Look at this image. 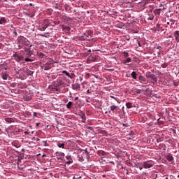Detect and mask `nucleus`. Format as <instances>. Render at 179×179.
I'll return each instance as SVG.
<instances>
[{"mask_svg": "<svg viewBox=\"0 0 179 179\" xmlns=\"http://www.w3.org/2000/svg\"><path fill=\"white\" fill-rule=\"evenodd\" d=\"M13 57L17 62H23V61H24V57L22 55H19L17 53L14 54Z\"/></svg>", "mask_w": 179, "mask_h": 179, "instance_id": "f257e3e1", "label": "nucleus"}, {"mask_svg": "<svg viewBox=\"0 0 179 179\" xmlns=\"http://www.w3.org/2000/svg\"><path fill=\"white\" fill-rule=\"evenodd\" d=\"M143 166L144 169H151V167H153V164L149 161H146L143 163Z\"/></svg>", "mask_w": 179, "mask_h": 179, "instance_id": "f03ea898", "label": "nucleus"}, {"mask_svg": "<svg viewBox=\"0 0 179 179\" xmlns=\"http://www.w3.org/2000/svg\"><path fill=\"white\" fill-rule=\"evenodd\" d=\"M118 106H115V105H112L110 106V108H108L109 113H115V111L118 110Z\"/></svg>", "mask_w": 179, "mask_h": 179, "instance_id": "7ed1b4c3", "label": "nucleus"}, {"mask_svg": "<svg viewBox=\"0 0 179 179\" xmlns=\"http://www.w3.org/2000/svg\"><path fill=\"white\" fill-rule=\"evenodd\" d=\"M73 90H79L80 89V84L79 83H76L71 85Z\"/></svg>", "mask_w": 179, "mask_h": 179, "instance_id": "20e7f679", "label": "nucleus"}, {"mask_svg": "<svg viewBox=\"0 0 179 179\" xmlns=\"http://www.w3.org/2000/svg\"><path fill=\"white\" fill-rule=\"evenodd\" d=\"M48 26H50V24H43L41 27H39L38 30H40V31H45V30L48 27Z\"/></svg>", "mask_w": 179, "mask_h": 179, "instance_id": "39448f33", "label": "nucleus"}, {"mask_svg": "<svg viewBox=\"0 0 179 179\" xmlns=\"http://www.w3.org/2000/svg\"><path fill=\"white\" fill-rule=\"evenodd\" d=\"M1 76L3 80H8V79H10V76H9L8 74L6 73H1Z\"/></svg>", "mask_w": 179, "mask_h": 179, "instance_id": "423d86ee", "label": "nucleus"}, {"mask_svg": "<svg viewBox=\"0 0 179 179\" xmlns=\"http://www.w3.org/2000/svg\"><path fill=\"white\" fill-rule=\"evenodd\" d=\"M173 36L175 37L176 41H177V43H179V31H175L173 33Z\"/></svg>", "mask_w": 179, "mask_h": 179, "instance_id": "0eeeda50", "label": "nucleus"}, {"mask_svg": "<svg viewBox=\"0 0 179 179\" xmlns=\"http://www.w3.org/2000/svg\"><path fill=\"white\" fill-rule=\"evenodd\" d=\"M52 63L51 62H47L44 66V71H49V69H51V64Z\"/></svg>", "mask_w": 179, "mask_h": 179, "instance_id": "6e6552de", "label": "nucleus"}, {"mask_svg": "<svg viewBox=\"0 0 179 179\" xmlns=\"http://www.w3.org/2000/svg\"><path fill=\"white\" fill-rule=\"evenodd\" d=\"M149 78L152 80V83L157 82V78H156L155 75L151 74L149 76Z\"/></svg>", "mask_w": 179, "mask_h": 179, "instance_id": "1a4fd4ad", "label": "nucleus"}, {"mask_svg": "<svg viewBox=\"0 0 179 179\" xmlns=\"http://www.w3.org/2000/svg\"><path fill=\"white\" fill-rule=\"evenodd\" d=\"M7 20L6 18L5 17H2L0 18V24H5L6 23H7Z\"/></svg>", "mask_w": 179, "mask_h": 179, "instance_id": "9d476101", "label": "nucleus"}, {"mask_svg": "<svg viewBox=\"0 0 179 179\" xmlns=\"http://www.w3.org/2000/svg\"><path fill=\"white\" fill-rule=\"evenodd\" d=\"M166 159L168 162H173V160H174V157H173V155L169 154L166 156Z\"/></svg>", "mask_w": 179, "mask_h": 179, "instance_id": "9b49d317", "label": "nucleus"}, {"mask_svg": "<svg viewBox=\"0 0 179 179\" xmlns=\"http://www.w3.org/2000/svg\"><path fill=\"white\" fill-rule=\"evenodd\" d=\"M73 106V102L69 101L68 103L66 105V108L69 110H71L72 108V106Z\"/></svg>", "mask_w": 179, "mask_h": 179, "instance_id": "f8f14e48", "label": "nucleus"}, {"mask_svg": "<svg viewBox=\"0 0 179 179\" xmlns=\"http://www.w3.org/2000/svg\"><path fill=\"white\" fill-rule=\"evenodd\" d=\"M37 55L39 57V58H47V56H45V55L41 52H38Z\"/></svg>", "mask_w": 179, "mask_h": 179, "instance_id": "ddd939ff", "label": "nucleus"}, {"mask_svg": "<svg viewBox=\"0 0 179 179\" xmlns=\"http://www.w3.org/2000/svg\"><path fill=\"white\" fill-rule=\"evenodd\" d=\"M62 30H65V31H71V27L67 25H63Z\"/></svg>", "mask_w": 179, "mask_h": 179, "instance_id": "4468645a", "label": "nucleus"}, {"mask_svg": "<svg viewBox=\"0 0 179 179\" xmlns=\"http://www.w3.org/2000/svg\"><path fill=\"white\" fill-rule=\"evenodd\" d=\"M138 80H140V83H142V82H146V78L143 77V76H140Z\"/></svg>", "mask_w": 179, "mask_h": 179, "instance_id": "2eb2a0df", "label": "nucleus"}, {"mask_svg": "<svg viewBox=\"0 0 179 179\" xmlns=\"http://www.w3.org/2000/svg\"><path fill=\"white\" fill-rule=\"evenodd\" d=\"M126 107L127 108H132L134 107V105H132V103L131 102H127L126 103Z\"/></svg>", "mask_w": 179, "mask_h": 179, "instance_id": "dca6fc26", "label": "nucleus"}, {"mask_svg": "<svg viewBox=\"0 0 179 179\" xmlns=\"http://www.w3.org/2000/svg\"><path fill=\"white\" fill-rule=\"evenodd\" d=\"M5 121H6V122L10 124V123L13 122V119L10 118V117H6V118H5Z\"/></svg>", "mask_w": 179, "mask_h": 179, "instance_id": "f3484780", "label": "nucleus"}, {"mask_svg": "<svg viewBox=\"0 0 179 179\" xmlns=\"http://www.w3.org/2000/svg\"><path fill=\"white\" fill-rule=\"evenodd\" d=\"M153 19H155V15L152 13H148V20H153Z\"/></svg>", "mask_w": 179, "mask_h": 179, "instance_id": "a211bd4d", "label": "nucleus"}, {"mask_svg": "<svg viewBox=\"0 0 179 179\" xmlns=\"http://www.w3.org/2000/svg\"><path fill=\"white\" fill-rule=\"evenodd\" d=\"M131 76L133 79H135V80H136L137 78H136V71H133L131 73Z\"/></svg>", "mask_w": 179, "mask_h": 179, "instance_id": "6ab92c4d", "label": "nucleus"}, {"mask_svg": "<svg viewBox=\"0 0 179 179\" xmlns=\"http://www.w3.org/2000/svg\"><path fill=\"white\" fill-rule=\"evenodd\" d=\"M26 73L29 76H32L33 73H34V71H31L27 69V71H26Z\"/></svg>", "mask_w": 179, "mask_h": 179, "instance_id": "aec40b11", "label": "nucleus"}, {"mask_svg": "<svg viewBox=\"0 0 179 179\" xmlns=\"http://www.w3.org/2000/svg\"><path fill=\"white\" fill-rule=\"evenodd\" d=\"M131 61H132L131 58H127L125 60L123 61V64H129V62H131Z\"/></svg>", "mask_w": 179, "mask_h": 179, "instance_id": "412c9836", "label": "nucleus"}, {"mask_svg": "<svg viewBox=\"0 0 179 179\" xmlns=\"http://www.w3.org/2000/svg\"><path fill=\"white\" fill-rule=\"evenodd\" d=\"M156 26H157V28H156L157 31H160V29H162L160 26H162V24L157 23Z\"/></svg>", "mask_w": 179, "mask_h": 179, "instance_id": "4be33fe9", "label": "nucleus"}, {"mask_svg": "<svg viewBox=\"0 0 179 179\" xmlns=\"http://www.w3.org/2000/svg\"><path fill=\"white\" fill-rule=\"evenodd\" d=\"M58 148H61L62 149H64L65 144H64V143H59L57 144Z\"/></svg>", "mask_w": 179, "mask_h": 179, "instance_id": "5701e85b", "label": "nucleus"}, {"mask_svg": "<svg viewBox=\"0 0 179 179\" xmlns=\"http://www.w3.org/2000/svg\"><path fill=\"white\" fill-rule=\"evenodd\" d=\"M81 118H82V122H86V115L85 114L82 115Z\"/></svg>", "mask_w": 179, "mask_h": 179, "instance_id": "b1692460", "label": "nucleus"}, {"mask_svg": "<svg viewBox=\"0 0 179 179\" xmlns=\"http://www.w3.org/2000/svg\"><path fill=\"white\" fill-rule=\"evenodd\" d=\"M57 153L60 155V160H62V159H64V156H65V154L64 152H57Z\"/></svg>", "mask_w": 179, "mask_h": 179, "instance_id": "393cba45", "label": "nucleus"}, {"mask_svg": "<svg viewBox=\"0 0 179 179\" xmlns=\"http://www.w3.org/2000/svg\"><path fill=\"white\" fill-rule=\"evenodd\" d=\"M55 8L59 9V10H61V9H62V6L59 4H56L55 5Z\"/></svg>", "mask_w": 179, "mask_h": 179, "instance_id": "a878e982", "label": "nucleus"}, {"mask_svg": "<svg viewBox=\"0 0 179 179\" xmlns=\"http://www.w3.org/2000/svg\"><path fill=\"white\" fill-rule=\"evenodd\" d=\"M62 73H64V75H66V76H71V74L69 73V72H68V71H66L65 70H64L62 71Z\"/></svg>", "mask_w": 179, "mask_h": 179, "instance_id": "bb28decb", "label": "nucleus"}, {"mask_svg": "<svg viewBox=\"0 0 179 179\" xmlns=\"http://www.w3.org/2000/svg\"><path fill=\"white\" fill-rule=\"evenodd\" d=\"M24 61L26 62H33V59H30V58H25Z\"/></svg>", "mask_w": 179, "mask_h": 179, "instance_id": "cd10ccee", "label": "nucleus"}, {"mask_svg": "<svg viewBox=\"0 0 179 179\" xmlns=\"http://www.w3.org/2000/svg\"><path fill=\"white\" fill-rule=\"evenodd\" d=\"M169 22H171V26H173L176 23V20L173 19H170Z\"/></svg>", "mask_w": 179, "mask_h": 179, "instance_id": "c85d7f7f", "label": "nucleus"}, {"mask_svg": "<svg viewBox=\"0 0 179 179\" xmlns=\"http://www.w3.org/2000/svg\"><path fill=\"white\" fill-rule=\"evenodd\" d=\"M157 123L158 124H161L162 125H163V124H164V122L160 120V118L157 119Z\"/></svg>", "mask_w": 179, "mask_h": 179, "instance_id": "c756f323", "label": "nucleus"}, {"mask_svg": "<svg viewBox=\"0 0 179 179\" xmlns=\"http://www.w3.org/2000/svg\"><path fill=\"white\" fill-rule=\"evenodd\" d=\"M123 55L124 57H125V58H127V57H129V54L127 52H124Z\"/></svg>", "mask_w": 179, "mask_h": 179, "instance_id": "7c9ffc66", "label": "nucleus"}, {"mask_svg": "<svg viewBox=\"0 0 179 179\" xmlns=\"http://www.w3.org/2000/svg\"><path fill=\"white\" fill-rule=\"evenodd\" d=\"M155 15H160V10H159L158 9H155Z\"/></svg>", "mask_w": 179, "mask_h": 179, "instance_id": "2f4dec72", "label": "nucleus"}, {"mask_svg": "<svg viewBox=\"0 0 179 179\" xmlns=\"http://www.w3.org/2000/svg\"><path fill=\"white\" fill-rule=\"evenodd\" d=\"M106 71H110V72H113V71H114V69H111V68H110V66H107Z\"/></svg>", "mask_w": 179, "mask_h": 179, "instance_id": "473e14b6", "label": "nucleus"}, {"mask_svg": "<svg viewBox=\"0 0 179 179\" xmlns=\"http://www.w3.org/2000/svg\"><path fill=\"white\" fill-rule=\"evenodd\" d=\"M42 145H43V146H48V145L47 144V141H42Z\"/></svg>", "mask_w": 179, "mask_h": 179, "instance_id": "72a5a7b5", "label": "nucleus"}, {"mask_svg": "<svg viewBox=\"0 0 179 179\" xmlns=\"http://www.w3.org/2000/svg\"><path fill=\"white\" fill-rule=\"evenodd\" d=\"M66 159L67 160H71V155H66Z\"/></svg>", "mask_w": 179, "mask_h": 179, "instance_id": "f704fd0d", "label": "nucleus"}, {"mask_svg": "<svg viewBox=\"0 0 179 179\" xmlns=\"http://www.w3.org/2000/svg\"><path fill=\"white\" fill-rule=\"evenodd\" d=\"M72 164V161L71 160H69L66 162V164Z\"/></svg>", "mask_w": 179, "mask_h": 179, "instance_id": "c9c22d12", "label": "nucleus"}, {"mask_svg": "<svg viewBox=\"0 0 179 179\" xmlns=\"http://www.w3.org/2000/svg\"><path fill=\"white\" fill-rule=\"evenodd\" d=\"M70 79H72L73 78V73L70 74V76H69Z\"/></svg>", "mask_w": 179, "mask_h": 179, "instance_id": "e433bc0d", "label": "nucleus"}, {"mask_svg": "<svg viewBox=\"0 0 179 179\" xmlns=\"http://www.w3.org/2000/svg\"><path fill=\"white\" fill-rule=\"evenodd\" d=\"M110 97L111 99H114L116 100V101L117 100V98L114 97V96H113V95H110Z\"/></svg>", "mask_w": 179, "mask_h": 179, "instance_id": "4c0bfd02", "label": "nucleus"}, {"mask_svg": "<svg viewBox=\"0 0 179 179\" xmlns=\"http://www.w3.org/2000/svg\"><path fill=\"white\" fill-rule=\"evenodd\" d=\"M157 50H162V46H158V47H157Z\"/></svg>", "mask_w": 179, "mask_h": 179, "instance_id": "58836bf2", "label": "nucleus"}, {"mask_svg": "<svg viewBox=\"0 0 179 179\" xmlns=\"http://www.w3.org/2000/svg\"><path fill=\"white\" fill-rule=\"evenodd\" d=\"M38 36H41V37H45V34H38Z\"/></svg>", "mask_w": 179, "mask_h": 179, "instance_id": "ea45409f", "label": "nucleus"}, {"mask_svg": "<svg viewBox=\"0 0 179 179\" xmlns=\"http://www.w3.org/2000/svg\"><path fill=\"white\" fill-rule=\"evenodd\" d=\"M34 117H37V113L36 112L34 113Z\"/></svg>", "mask_w": 179, "mask_h": 179, "instance_id": "a19ab883", "label": "nucleus"}, {"mask_svg": "<svg viewBox=\"0 0 179 179\" xmlns=\"http://www.w3.org/2000/svg\"><path fill=\"white\" fill-rule=\"evenodd\" d=\"M78 178H82V177H78V178H76L75 176L73 178V179H78Z\"/></svg>", "mask_w": 179, "mask_h": 179, "instance_id": "79ce46f5", "label": "nucleus"}, {"mask_svg": "<svg viewBox=\"0 0 179 179\" xmlns=\"http://www.w3.org/2000/svg\"><path fill=\"white\" fill-rule=\"evenodd\" d=\"M87 129H90L92 131V129H93V127H88Z\"/></svg>", "mask_w": 179, "mask_h": 179, "instance_id": "37998d69", "label": "nucleus"}, {"mask_svg": "<svg viewBox=\"0 0 179 179\" xmlns=\"http://www.w3.org/2000/svg\"><path fill=\"white\" fill-rule=\"evenodd\" d=\"M78 99H79V97L76 96L74 100L75 101H76V100H78Z\"/></svg>", "mask_w": 179, "mask_h": 179, "instance_id": "c03bdc74", "label": "nucleus"}, {"mask_svg": "<svg viewBox=\"0 0 179 179\" xmlns=\"http://www.w3.org/2000/svg\"><path fill=\"white\" fill-rule=\"evenodd\" d=\"M13 34H15V36H17V32L13 31Z\"/></svg>", "mask_w": 179, "mask_h": 179, "instance_id": "a18cd8bd", "label": "nucleus"}, {"mask_svg": "<svg viewBox=\"0 0 179 179\" xmlns=\"http://www.w3.org/2000/svg\"><path fill=\"white\" fill-rule=\"evenodd\" d=\"M143 167H142V166L139 167V170H143Z\"/></svg>", "mask_w": 179, "mask_h": 179, "instance_id": "49530a36", "label": "nucleus"}, {"mask_svg": "<svg viewBox=\"0 0 179 179\" xmlns=\"http://www.w3.org/2000/svg\"><path fill=\"white\" fill-rule=\"evenodd\" d=\"M80 82H82V80H83V78L82 77H80Z\"/></svg>", "mask_w": 179, "mask_h": 179, "instance_id": "de8ad7c7", "label": "nucleus"}, {"mask_svg": "<svg viewBox=\"0 0 179 179\" xmlns=\"http://www.w3.org/2000/svg\"><path fill=\"white\" fill-rule=\"evenodd\" d=\"M87 94L90 93V90H87Z\"/></svg>", "mask_w": 179, "mask_h": 179, "instance_id": "09e8293b", "label": "nucleus"}, {"mask_svg": "<svg viewBox=\"0 0 179 179\" xmlns=\"http://www.w3.org/2000/svg\"><path fill=\"white\" fill-rule=\"evenodd\" d=\"M24 134H25V135H29V132H27V131H25Z\"/></svg>", "mask_w": 179, "mask_h": 179, "instance_id": "8fccbe9b", "label": "nucleus"}, {"mask_svg": "<svg viewBox=\"0 0 179 179\" xmlns=\"http://www.w3.org/2000/svg\"><path fill=\"white\" fill-rule=\"evenodd\" d=\"M116 101H117L119 104L121 103V101H118V99H117Z\"/></svg>", "mask_w": 179, "mask_h": 179, "instance_id": "3c124183", "label": "nucleus"}, {"mask_svg": "<svg viewBox=\"0 0 179 179\" xmlns=\"http://www.w3.org/2000/svg\"><path fill=\"white\" fill-rule=\"evenodd\" d=\"M132 135H134L133 134H129V136H132Z\"/></svg>", "mask_w": 179, "mask_h": 179, "instance_id": "603ef678", "label": "nucleus"}, {"mask_svg": "<svg viewBox=\"0 0 179 179\" xmlns=\"http://www.w3.org/2000/svg\"><path fill=\"white\" fill-rule=\"evenodd\" d=\"M159 11L160 10H163V9L162 8H157Z\"/></svg>", "mask_w": 179, "mask_h": 179, "instance_id": "864d4df0", "label": "nucleus"}, {"mask_svg": "<svg viewBox=\"0 0 179 179\" xmlns=\"http://www.w3.org/2000/svg\"><path fill=\"white\" fill-rule=\"evenodd\" d=\"M29 6H33V3H29Z\"/></svg>", "mask_w": 179, "mask_h": 179, "instance_id": "5fc2aeb1", "label": "nucleus"}, {"mask_svg": "<svg viewBox=\"0 0 179 179\" xmlns=\"http://www.w3.org/2000/svg\"><path fill=\"white\" fill-rule=\"evenodd\" d=\"M45 37L48 38L50 36L45 35Z\"/></svg>", "mask_w": 179, "mask_h": 179, "instance_id": "6e6d98bb", "label": "nucleus"}, {"mask_svg": "<svg viewBox=\"0 0 179 179\" xmlns=\"http://www.w3.org/2000/svg\"><path fill=\"white\" fill-rule=\"evenodd\" d=\"M138 45H139V47H141V43H139V42H138Z\"/></svg>", "mask_w": 179, "mask_h": 179, "instance_id": "4d7b16f0", "label": "nucleus"}, {"mask_svg": "<svg viewBox=\"0 0 179 179\" xmlns=\"http://www.w3.org/2000/svg\"><path fill=\"white\" fill-rule=\"evenodd\" d=\"M36 141H40V138H37Z\"/></svg>", "mask_w": 179, "mask_h": 179, "instance_id": "13d9d810", "label": "nucleus"}, {"mask_svg": "<svg viewBox=\"0 0 179 179\" xmlns=\"http://www.w3.org/2000/svg\"><path fill=\"white\" fill-rule=\"evenodd\" d=\"M166 24H170V22H166Z\"/></svg>", "mask_w": 179, "mask_h": 179, "instance_id": "bf43d9fd", "label": "nucleus"}, {"mask_svg": "<svg viewBox=\"0 0 179 179\" xmlns=\"http://www.w3.org/2000/svg\"><path fill=\"white\" fill-rule=\"evenodd\" d=\"M45 34H49V33L48 32H45Z\"/></svg>", "mask_w": 179, "mask_h": 179, "instance_id": "052dcab7", "label": "nucleus"}, {"mask_svg": "<svg viewBox=\"0 0 179 179\" xmlns=\"http://www.w3.org/2000/svg\"><path fill=\"white\" fill-rule=\"evenodd\" d=\"M4 69L6 71V69H8V68L5 67Z\"/></svg>", "mask_w": 179, "mask_h": 179, "instance_id": "680f3d73", "label": "nucleus"}, {"mask_svg": "<svg viewBox=\"0 0 179 179\" xmlns=\"http://www.w3.org/2000/svg\"><path fill=\"white\" fill-rule=\"evenodd\" d=\"M38 124H39L38 123V124H36L37 127H38Z\"/></svg>", "mask_w": 179, "mask_h": 179, "instance_id": "e2e57ef3", "label": "nucleus"}, {"mask_svg": "<svg viewBox=\"0 0 179 179\" xmlns=\"http://www.w3.org/2000/svg\"><path fill=\"white\" fill-rule=\"evenodd\" d=\"M70 95L72 96V93L70 92Z\"/></svg>", "mask_w": 179, "mask_h": 179, "instance_id": "0e129e2a", "label": "nucleus"}, {"mask_svg": "<svg viewBox=\"0 0 179 179\" xmlns=\"http://www.w3.org/2000/svg\"><path fill=\"white\" fill-rule=\"evenodd\" d=\"M143 174H146V173H143Z\"/></svg>", "mask_w": 179, "mask_h": 179, "instance_id": "69168bd1", "label": "nucleus"}, {"mask_svg": "<svg viewBox=\"0 0 179 179\" xmlns=\"http://www.w3.org/2000/svg\"><path fill=\"white\" fill-rule=\"evenodd\" d=\"M166 179H169V178H166Z\"/></svg>", "mask_w": 179, "mask_h": 179, "instance_id": "338daca9", "label": "nucleus"}, {"mask_svg": "<svg viewBox=\"0 0 179 179\" xmlns=\"http://www.w3.org/2000/svg\"><path fill=\"white\" fill-rule=\"evenodd\" d=\"M129 139H131V138H129Z\"/></svg>", "mask_w": 179, "mask_h": 179, "instance_id": "774afa93", "label": "nucleus"}]
</instances>
